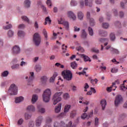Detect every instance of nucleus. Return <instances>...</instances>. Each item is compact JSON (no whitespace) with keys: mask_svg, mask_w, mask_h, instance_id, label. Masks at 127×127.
<instances>
[{"mask_svg":"<svg viewBox=\"0 0 127 127\" xmlns=\"http://www.w3.org/2000/svg\"><path fill=\"white\" fill-rule=\"evenodd\" d=\"M54 127H76V126L72 125L71 121H69L68 124H66L62 121L60 123L56 121L54 123Z\"/></svg>","mask_w":127,"mask_h":127,"instance_id":"nucleus-1","label":"nucleus"},{"mask_svg":"<svg viewBox=\"0 0 127 127\" xmlns=\"http://www.w3.org/2000/svg\"><path fill=\"white\" fill-rule=\"evenodd\" d=\"M62 75L66 81H71L73 78L72 72L69 70H64L62 72Z\"/></svg>","mask_w":127,"mask_h":127,"instance_id":"nucleus-2","label":"nucleus"},{"mask_svg":"<svg viewBox=\"0 0 127 127\" xmlns=\"http://www.w3.org/2000/svg\"><path fill=\"white\" fill-rule=\"evenodd\" d=\"M51 97V91L50 89H48L44 92L43 94V100L45 103H48L50 101Z\"/></svg>","mask_w":127,"mask_h":127,"instance_id":"nucleus-3","label":"nucleus"},{"mask_svg":"<svg viewBox=\"0 0 127 127\" xmlns=\"http://www.w3.org/2000/svg\"><path fill=\"white\" fill-rule=\"evenodd\" d=\"M63 94V92H57L54 95L53 100L54 101V105H56L57 103H59L62 100L61 95Z\"/></svg>","mask_w":127,"mask_h":127,"instance_id":"nucleus-4","label":"nucleus"},{"mask_svg":"<svg viewBox=\"0 0 127 127\" xmlns=\"http://www.w3.org/2000/svg\"><path fill=\"white\" fill-rule=\"evenodd\" d=\"M33 40L36 46H39L41 43V38L38 33H35L33 35Z\"/></svg>","mask_w":127,"mask_h":127,"instance_id":"nucleus-5","label":"nucleus"},{"mask_svg":"<svg viewBox=\"0 0 127 127\" xmlns=\"http://www.w3.org/2000/svg\"><path fill=\"white\" fill-rule=\"evenodd\" d=\"M8 92L10 95H17V87H16V85L14 84H11L8 90Z\"/></svg>","mask_w":127,"mask_h":127,"instance_id":"nucleus-6","label":"nucleus"},{"mask_svg":"<svg viewBox=\"0 0 127 127\" xmlns=\"http://www.w3.org/2000/svg\"><path fill=\"white\" fill-rule=\"evenodd\" d=\"M123 103V97L120 95L116 96L115 100V105L116 107H118L120 104Z\"/></svg>","mask_w":127,"mask_h":127,"instance_id":"nucleus-7","label":"nucleus"},{"mask_svg":"<svg viewBox=\"0 0 127 127\" xmlns=\"http://www.w3.org/2000/svg\"><path fill=\"white\" fill-rule=\"evenodd\" d=\"M42 121H43V117L42 116H39L35 121V125L36 127H40L41 124H42Z\"/></svg>","mask_w":127,"mask_h":127,"instance_id":"nucleus-8","label":"nucleus"},{"mask_svg":"<svg viewBox=\"0 0 127 127\" xmlns=\"http://www.w3.org/2000/svg\"><path fill=\"white\" fill-rule=\"evenodd\" d=\"M13 54H19L20 53V48L18 46H14L12 50Z\"/></svg>","mask_w":127,"mask_h":127,"instance_id":"nucleus-9","label":"nucleus"},{"mask_svg":"<svg viewBox=\"0 0 127 127\" xmlns=\"http://www.w3.org/2000/svg\"><path fill=\"white\" fill-rule=\"evenodd\" d=\"M67 16L73 20H76V15L72 11H68L67 12Z\"/></svg>","mask_w":127,"mask_h":127,"instance_id":"nucleus-10","label":"nucleus"},{"mask_svg":"<svg viewBox=\"0 0 127 127\" xmlns=\"http://www.w3.org/2000/svg\"><path fill=\"white\" fill-rule=\"evenodd\" d=\"M80 57L83 59V60L85 62H91V61H92V60H91V59L89 58L88 56H86L84 54L80 55Z\"/></svg>","mask_w":127,"mask_h":127,"instance_id":"nucleus-11","label":"nucleus"},{"mask_svg":"<svg viewBox=\"0 0 127 127\" xmlns=\"http://www.w3.org/2000/svg\"><path fill=\"white\" fill-rule=\"evenodd\" d=\"M84 2L86 6H89V7L93 6V1L91 0H84Z\"/></svg>","mask_w":127,"mask_h":127,"instance_id":"nucleus-12","label":"nucleus"},{"mask_svg":"<svg viewBox=\"0 0 127 127\" xmlns=\"http://www.w3.org/2000/svg\"><path fill=\"white\" fill-rule=\"evenodd\" d=\"M52 122V119L50 118H48L46 121V125L43 127H50L51 125L50 123Z\"/></svg>","mask_w":127,"mask_h":127,"instance_id":"nucleus-13","label":"nucleus"},{"mask_svg":"<svg viewBox=\"0 0 127 127\" xmlns=\"http://www.w3.org/2000/svg\"><path fill=\"white\" fill-rule=\"evenodd\" d=\"M100 104L102 108V110H105L106 106H107V101L105 99H103L101 101Z\"/></svg>","mask_w":127,"mask_h":127,"instance_id":"nucleus-14","label":"nucleus"},{"mask_svg":"<svg viewBox=\"0 0 127 127\" xmlns=\"http://www.w3.org/2000/svg\"><path fill=\"white\" fill-rule=\"evenodd\" d=\"M24 99V98L22 96H20L15 98V102L16 104H18L19 103H21Z\"/></svg>","mask_w":127,"mask_h":127,"instance_id":"nucleus-15","label":"nucleus"},{"mask_svg":"<svg viewBox=\"0 0 127 127\" xmlns=\"http://www.w3.org/2000/svg\"><path fill=\"white\" fill-rule=\"evenodd\" d=\"M45 20V21L44 23V25H46L47 23H48V24H51V22L52 20H51V19H50V17L48 16L46 17Z\"/></svg>","mask_w":127,"mask_h":127,"instance_id":"nucleus-16","label":"nucleus"},{"mask_svg":"<svg viewBox=\"0 0 127 127\" xmlns=\"http://www.w3.org/2000/svg\"><path fill=\"white\" fill-rule=\"evenodd\" d=\"M46 82H47V77L46 76H43L40 77V83L45 84Z\"/></svg>","mask_w":127,"mask_h":127,"instance_id":"nucleus-17","label":"nucleus"},{"mask_svg":"<svg viewBox=\"0 0 127 127\" xmlns=\"http://www.w3.org/2000/svg\"><path fill=\"white\" fill-rule=\"evenodd\" d=\"M27 110L29 112H35V107L33 105H29L27 107Z\"/></svg>","mask_w":127,"mask_h":127,"instance_id":"nucleus-18","label":"nucleus"},{"mask_svg":"<svg viewBox=\"0 0 127 127\" xmlns=\"http://www.w3.org/2000/svg\"><path fill=\"white\" fill-rule=\"evenodd\" d=\"M33 79H34V72H30V76L29 78V81L28 83V85H30V84H29V82H30V81H32Z\"/></svg>","mask_w":127,"mask_h":127,"instance_id":"nucleus-19","label":"nucleus"},{"mask_svg":"<svg viewBox=\"0 0 127 127\" xmlns=\"http://www.w3.org/2000/svg\"><path fill=\"white\" fill-rule=\"evenodd\" d=\"M77 16L78 19H80V20H82L84 17V13H83V12L79 11L77 13Z\"/></svg>","mask_w":127,"mask_h":127,"instance_id":"nucleus-20","label":"nucleus"},{"mask_svg":"<svg viewBox=\"0 0 127 127\" xmlns=\"http://www.w3.org/2000/svg\"><path fill=\"white\" fill-rule=\"evenodd\" d=\"M58 75V74H57V73L55 72L54 74H53V76H52L50 78V82L51 83H52V82H54V80H55V78H56V77H57Z\"/></svg>","mask_w":127,"mask_h":127,"instance_id":"nucleus-21","label":"nucleus"},{"mask_svg":"<svg viewBox=\"0 0 127 127\" xmlns=\"http://www.w3.org/2000/svg\"><path fill=\"white\" fill-rule=\"evenodd\" d=\"M61 106H62V104L59 103L58 106L56 107L55 113H60V111H61Z\"/></svg>","mask_w":127,"mask_h":127,"instance_id":"nucleus-22","label":"nucleus"},{"mask_svg":"<svg viewBox=\"0 0 127 127\" xmlns=\"http://www.w3.org/2000/svg\"><path fill=\"white\" fill-rule=\"evenodd\" d=\"M38 100V96L37 95L34 94L32 96V104H34Z\"/></svg>","mask_w":127,"mask_h":127,"instance_id":"nucleus-23","label":"nucleus"},{"mask_svg":"<svg viewBox=\"0 0 127 127\" xmlns=\"http://www.w3.org/2000/svg\"><path fill=\"white\" fill-rule=\"evenodd\" d=\"M30 0H25L24 1V6L25 7H26L27 8H28V7H30Z\"/></svg>","mask_w":127,"mask_h":127,"instance_id":"nucleus-24","label":"nucleus"},{"mask_svg":"<svg viewBox=\"0 0 127 127\" xmlns=\"http://www.w3.org/2000/svg\"><path fill=\"white\" fill-rule=\"evenodd\" d=\"M71 109V105H66L65 106L64 108V113H68L69 110Z\"/></svg>","mask_w":127,"mask_h":127,"instance_id":"nucleus-25","label":"nucleus"},{"mask_svg":"<svg viewBox=\"0 0 127 127\" xmlns=\"http://www.w3.org/2000/svg\"><path fill=\"white\" fill-rule=\"evenodd\" d=\"M87 33L85 30L83 29L81 30V36L82 38H87Z\"/></svg>","mask_w":127,"mask_h":127,"instance_id":"nucleus-26","label":"nucleus"},{"mask_svg":"<svg viewBox=\"0 0 127 127\" xmlns=\"http://www.w3.org/2000/svg\"><path fill=\"white\" fill-rule=\"evenodd\" d=\"M110 51H111V52H113V53H115V54H120V51H119V50L113 48H111L110 49Z\"/></svg>","mask_w":127,"mask_h":127,"instance_id":"nucleus-27","label":"nucleus"},{"mask_svg":"<svg viewBox=\"0 0 127 127\" xmlns=\"http://www.w3.org/2000/svg\"><path fill=\"white\" fill-rule=\"evenodd\" d=\"M99 34L100 36H107V35H108V33L106 31L101 30L99 31Z\"/></svg>","mask_w":127,"mask_h":127,"instance_id":"nucleus-28","label":"nucleus"},{"mask_svg":"<svg viewBox=\"0 0 127 127\" xmlns=\"http://www.w3.org/2000/svg\"><path fill=\"white\" fill-rule=\"evenodd\" d=\"M110 39L112 41H114L116 39V35H115V33H111L110 35Z\"/></svg>","mask_w":127,"mask_h":127,"instance_id":"nucleus-29","label":"nucleus"},{"mask_svg":"<svg viewBox=\"0 0 127 127\" xmlns=\"http://www.w3.org/2000/svg\"><path fill=\"white\" fill-rule=\"evenodd\" d=\"M67 48L68 47L67 46H65V44H63L62 46V49L63 50V53H66L67 52Z\"/></svg>","mask_w":127,"mask_h":127,"instance_id":"nucleus-30","label":"nucleus"},{"mask_svg":"<svg viewBox=\"0 0 127 127\" xmlns=\"http://www.w3.org/2000/svg\"><path fill=\"white\" fill-rule=\"evenodd\" d=\"M35 69L36 72H39L41 71V66L39 64H37L35 67Z\"/></svg>","mask_w":127,"mask_h":127,"instance_id":"nucleus-31","label":"nucleus"},{"mask_svg":"<svg viewBox=\"0 0 127 127\" xmlns=\"http://www.w3.org/2000/svg\"><path fill=\"white\" fill-rule=\"evenodd\" d=\"M77 66L78 64H76V62H73L71 63V67L72 68V69H76Z\"/></svg>","mask_w":127,"mask_h":127,"instance_id":"nucleus-32","label":"nucleus"},{"mask_svg":"<svg viewBox=\"0 0 127 127\" xmlns=\"http://www.w3.org/2000/svg\"><path fill=\"white\" fill-rule=\"evenodd\" d=\"M89 23L91 25V26H94L95 25V20H94L93 18L89 19Z\"/></svg>","mask_w":127,"mask_h":127,"instance_id":"nucleus-33","label":"nucleus"},{"mask_svg":"<svg viewBox=\"0 0 127 127\" xmlns=\"http://www.w3.org/2000/svg\"><path fill=\"white\" fill-rule=\"evenodd\" d=\"M10 28H12V25L11 24H9L7 26H3V29L5 30H7V29H10Z\"/></svg>","mask_w":127,"mask_h":127,"instance_id":"nucleus-34","label":"nucleus"},{"mask_svg":"<svg viewBox=\"0 0 127 127\" xmlns=\"http://www.w3.org/2000/svg\"><path fill=\"white\" fill-rule=\"evenodd\" d=\"M23 122H24V120H23L22 118H21L19 120H18L17 124L18 126H21V125L23 124Z\"/></svg>","mask_w":127,"mask_h":127,"instance_id":"nucleus-35","label":"nucleus"},{"mask_svg":"<svg viewBox=\"0 0 127 127\" xmlns=\"http://www.w3.org/2000/svg\"><path fill=\"white\" fill-rule=\"evenodd\" d=\"M88 31H89V35H90L91 36H93V35H94V32H93V29H92V28L89 27L88 28Z\"/></svg>","mask_w":127,"mask_h":127,"instance_id":"nucleus-36","label":"nucleus"},{"mask_svg":"<svg viewBox=\"0 0 127 127\" xmlns=\"http://www.w3.org/2000/svg\"><path fill=\"white\" fill-rule=\"evenodd\" d=\"M7 35L8 37H12V36H13V32L12 31V30H9L7 33Z\"/></svg>","mask_w":127,"mask_h":127,"instance_id":"nucleus-37","label":"nucleus"},{"mask_svg":"<svg viewBox=\"0 0 127 127\" xmlns=\"http://www.w3.org/2000/svg\"><path fill=\"white\" fill-rule=\"evenodd\" d=\"M76 49L77 51H79L80 52H81V53H83L84 51V48H82V47L81 46L76 47Z\"/></svg>","mask_w":127,"mask_h":127,"instance_id":"nucleus-38","label":"nucleus"},{"mask_svg":"<svg viewBox=\"0 0 127 127\" xmlns=\"http://www.w3.org/2000/svg\"><path fill=\"white\" fill-rule=\"evenodd\" d=\"M38 109L39 113H41V114H44L45 113V109L39 107H38Z\"/></svg>","mask_w":127,"mask_h":127,"instance_id":"nucleus-39","label":"nucleus"},{"mask_svg":"<svg viewBox=\"0 0 127 127\" xmlns=\"http://www.w3.org/2000/svg\"><path fill=\"white\" fill-rule=\"evenodd\" d=\"M70 4L71 6H76L78 3H77V1H75V0H72L70 2Z\"/></svg>","mask_w":127,"mask_h":127,"instance_id":"nucleus-40","label":"nucleus"},{"mask_svg":"<svg viewBox=\"0 0 127 127\" xmlns=\"http://www.w3.org/2000/svg\"><path fill=\"white\" fill-rule=\"evenodd\" d=\"M63 25H64V26H65V27L67 30H68V29H69V23H68V22L64 21L63 24Z\"/></svg>","mask_w":127,"mask_h":127,"instance_id":"nucleus-41","label":"nucleus"},{"mask_svg":"<svg viewBox=\"0 0 127 127\" xmlns=\"http://www.w3.org/2000/svg\"><path fill=\"white\" fill-rule=\"evenodd\" d=\"M21 18L23 20L26 21L28 23H29V19H28V18L26 16H22Z\"/></svg>","mask_w":127,"mask_h":127,"instance_id":"nucleus-42","label":"nucleus"},{"mask_svg":"<svg viewBox=\"0 0 127 127\" xmlns=\"http://www.w3.org/2000/svg\"><path fill=\"white\" fill-rule=\"evenodd\" d=\"M90 82L92 85H95V84H97V83H98V79L97 78L91 79Z\"/></svg>","mask_w":127,"mask_h":127,"instance_id":"nucleus-43","label":"nucleus"},{"mask_svg":"<svg viewBox=\"0 0 127 127\" xmlns=\"http://www.w3.org/2000/svg\"><path fill=\"white\" fill-rule=\"evenodd\" d=\"M43 34H44V36L46 38V40H47L48 36L47 35V31H46V30L43 29Z\"/></svg>","mask_w":127,"mask_h":127,"instance_id":"nucleus-44","label":"nucleus"},{"mask_svg":"<svg viewBox=\"0 0 127 127\" xmlns=\"http://www.w3.org/2000/svg\"><path fill=\"white\" fill-rule=\"evenodd\" d=\"M84 1L81 0L79 1V6L80 8H84Z\"/></svg>","mask_w":127,"mask_h":127,"instance_id":"nucleus-45","label":"nucleus"},{"mask_svg":"<svg viewBox=\"0 0 127 127\" xmlns=\"http://www.w3.org/2000/svg\"><path fill=\"white\" fill-rule=\"evenodd\" d=\"M18 36H20V37H21V36H24V32L22 31H19L18 32Z\"/></svg>","mask_w":127,"mask_h":127,"instance_id":"nucleus-46","label":"nucleus"},{"mask_svg":"<svg viewBox=\"0 0 127 127\" xmlns=\"http://www.w3.org/2000/svg\"><path fill=\"white\" fill-rule=\"evenodd\" d=\"M102 26L103 27V28H105L106 29H107V28H108L109 26H110V25H109V24L108 23H103L102 24Z\"/></svg>","mask_w":127,"mask_h":127,"instance_id":"nucleus-47","label":"nucleus"},{"mask_svg":"<svg viewBox=\"0 0 127 127\" xmlns=\"http://www.w3.org/2000/svg\"><path fill=\"white\" fill-rule=\"evenodd\" d=\"M7 75H8V71H5L1 73L2 77H6Z\"/></svg>","mask_w":127,"mask_h":127,"instance_id":"nucleus-48","label":"nucleus"},{"mask_svg":"<svg viewBox=\"0 0 127 127\" xmlns=\"http://www.w3.org/2000/svg\"><path fill=\"white\" fill-rule=\"evenodd\" d=\"M28 127H34V122H33L32 121H30L29 122Z\"/></svg>","mask_w":127,"mask_h":127,"instance_id":"nucleus-49","label":"nucleus"},{"mask_svg":"<svg viewBox=\"0 0 127 127\" xmlns=\"http://www.w3.org/2000/svg\"><path fill=\"white\" fill-rule=\"evenodd\" d=\"M95 127L99 126V119L98 118H95Z\"/></svg>","mask_w":127,"mask_h":127,"instance_id":"nucleus-50","label":"nucleus"},{"mask_svg":"<svg viewBox=\"0 0 127 127\" xmlns=\"http://www.w3.org/2000/svg\"><path fill=\"white\" fill-rule=\"evenodd\" d=\"M31 118V115H30L29 114L26 113L25 114V120H29Z\"/></svg>","mask_w":127,"mask_h":127,"instance_id":"nucleus-51","label":"nucleus"},{"mask_svg":"<svg viewBox=\"0 0 127 127\" xmlns=\"http://www.w3.org/2000/svg\"><path fill=\"white\" fill-rule=\"evenodd\" d=\"M100 42H108L109 41V40L108 39H105V38H102L99 39Z\"/></svg>","mask_w":127,"mask_h":127,"instance_id":"nucleus-52","label":"nucleus"},{"mask_svg":"<svg viewBox=\"0 0 127 127\" xmlns=\"http://www.w3.org/2000/svg\"><path fill=\"white\" fill-rule=\"evenodd\" d=\"M87 117H88V115L86 113H83L81 115V119H82V120H85V119H86V118H87Z\"/></svg>","mask_w":127,"mask_h":127,"instance_id":"nucleus-53","label":"nucleus"},{"mask_svg":"<svg viewBox=\"0 0 127 127\" xmlns=\"http://www.w3.org/2000/svg\"><path fill=\"white\" fill-rule=\"evenodd\" d=\"M112 86H114L113 87L111 88L112 91H116V89H117V86H116V83H113Z\"/></svg>","mask_w":127,"mask_h":127,"instance_id":"nucleus-54","label":"nucleus"},{"mask_svg":"<svg viewBox=\"0 0 127 127\" xmlns=\"http://www.w3.org/2000/svg\"><path fill=\"white\" fill-rule=\"evenodd\" d=\"M46 3L48 6H51V5H52L51 0H47Z\"/></svg>","mask_w":127,"mask_h":127,"instance_id":"nucleus-55","label":"nucleus"},{"mask_svg":"<svg viewBox=\"0 0 127 127\" xmlns=\"http://www.w3.org/2000/svg\"><path fill=\"white\" fill-rule=\"evenodd\" d=\"M1 100H2V101H5V100H6V96H5V95H3L1 96V98H0V101L2 103Z\"/></svg>","mask_w":127,"mask_h":127,"instance_id":"nucleus-56","label":"nucleus"},{"mask_svg":"<svg viewBox=\"0 0 127 127\" xmlns=\"http://www.w3.org/2000/svg\"><path fill=\"white\" fill-rule=\"evenodd\" d=\"M64 21H63V19H62V18L58 20V23L59 24H64Z\"/></svg>","mask_w":127,"mask_h":127,"instance_id":"nucleus-57","label":"nucleus"},{"mask_svg":"<svg viewBox=\"0 0 127 127\" xmlns=\"http://www.w3.org/2000/svg\"><path fill=\"white\" fill-rule=\"evenodd\" d=\"M91 51H92V52H95V53H99V50H98L96 48H92L91 49Z\"/></svg>","mask_w":127,"mask_h":127,"instance_id":"nucleus-58","label":"nucleus"},{"mask_svg":"<svg viewBox=\"0 0 127 127\" xmlns=\"http://www.w3.org/2000/svg\"><path fill=\"white\" fill-rule=\"evenodd\" d=\"M69 98V94L68 93H65L64 94V98L65 100H67V99H68Z\"/></svg>","mask_w":127,"mask_h":127,"instance_id":"nucleus-59","label":"nucleus"},{"mask_svg":"<svg viewBox=\"0 0 127 127\" xmlns=\"http://www.w3.org/2000/svg\"><path fill=\"white\" fill-rule=\"evenodd\" d=\"M25 27V25L23 24H20L18 26V28H20V29H23Z\"/></svg>","mask_w":127,"mask_h":127,"instance_id":"nucleus-60","label":"nucleus"},{"mask_svg":"<svg viewBox=\"0 0 127 127\" xmlns=\"http://www.w3.org/2000/svg\"><path fill=\"white\" fill-rule=\"evenodd\" d=\"M114 87V85H111L110 87H107V92H112V88Z\"/></svg>","mask_w":127,"mask_h":127,"instance_id":"nucleus-61","label":"nucleus"},{"mask_svg":"<svg viewBox=\"0 0 127 127\" xmlns=\"http://www.w3.org/2000/svg\"><path fill=\"white\" fill-rule=\"evenodd\" d=\"M118 72V68H113L111 69V72L112 73H117Z\"/></svg>","mask_w":127,"mask_h":127,"instance_id":"nucleus-62","label":"nucleus"},{"mask_svg":"<svg viewBox=\"0 0 127 127\" xmlns=\"http://www.w3.org/2000/svg\"><path fill=\"white\" fill-rule=\"evenodd\" d=\"M70 118H74L76 116V113L71 112L70 113Z\"/></svg>","mask_w":127,"mask_h":127,"instance_id":"nucleus-63","label":"nucleus"},{"mask_svg":"<svg viewBox=\"0 0 127 127\" xmlns=\"http://www.w3.org/2000/svg\"><path fill=\"white\" fill-rule=\"evenodd\" d=\"M74 31L75 32H79L80 31V28H78L76 26H74Z\"/></svg>","mask_w":127,"mask_h":127,"instance_id":"nucleus-64","label":"nucleus"}]
</instances>
